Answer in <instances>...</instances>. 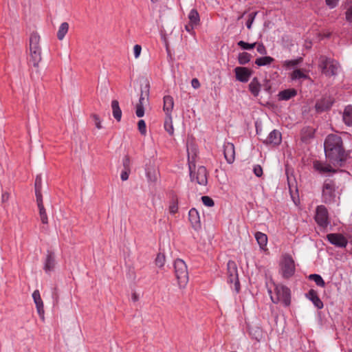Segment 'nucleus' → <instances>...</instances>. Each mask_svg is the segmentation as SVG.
<instances>
[{
  "label": "nucleus",
  "mask_w": 352,
  "mask_h": 352,
  "mask_svg": "<svg viewBox=\"0 0 352 352\" xmlns=\"http://www.w3.org/2000/svg\"><path fill=\"white\" fill-rule=\"evenodd\" d=\"M324 147L326 157L334 165L342 166L347 160L348 154L344 148L342 139L340 135H328L324 140Z\"/></svg>",
  "instance_id": "obj_1"
},
{
  "label": "nucleus",
  "mask_w": 352,
  "mask_h": 352,
  "mask_svg": "<svg viewBox=\"0 0 352 352\" xmlns=\"http://www.w3.org/2000/svg\"><path fill=\"white\" fill-rule=\"evenodd\" d=\"M270 298L274 304L281 303L285 307H289L291 304V291L289 287L281 284L274 285V293L269 289Z\"/></svg>",
  "instance_id": "obj_2"
},
{
  "label": "nucleus",
  "mask_w": 352,
  "mask_h": 352,
  "mask_svg": "<svg viewBox=\"0 0 352 352\" xmlns=\"http://www.w3.org/2000/svg\"><path fill=\"white\" fill-rule=\"evenodd\" d=\"M319 67L327 76H336L340 69V63L335 59L321 56L319 59Z\"/></svg>",
  "instance_id": "obj_3"
},
{
  "label": "nucleus",
  "mask_w": 352,
  "mask_h": 352,
  "mask_svg": "<svg viewBox=\"0 0 352 352\" xmlns=\"http://www.w3.org/2000/svg\"><path fill=\"white\" fill-rule=\"evenodd\" d=\"M173 267L179 287H185L188 282V271L186 263L181 258H177L174 261Z\"/></svg>",
  "instance_id": "obj_4"
},
{
  "label": "nucleus",
  "mask_w": 352,
  "mask_h": 352,
  "mask_svg": "<svg viewBox=\"0 0 352 352\" xmlns=\"http://www.w3.org/2000/svg\"><path fill=\"white\" fill-rule=\"evenodd\" d=\"M188 168L190 172V177L192 182L196 181V182L201 186H206L208 184V171L205 166H200L197 168L196 172L193 171L195 168V164L193 162H190L188 159Z\"/></svg>",
  "instance_id": "obj_5"
},
{
  "label": "nucleus",
  "mask_w": 352,
  "mask_h": 352,
  "mask_svg": "<svg viewBox=\"0 0 352 352\" xmlns=\"http://www.w3.org/2000/svg\"><path fill=\"white\" fill-rule=\"evenodd\" d=\"M336 182L331 179L324 181L322 188V201L326 204H331L336 201Z\"/></svg>",
  "instance_id": "obj_6"
},
{
  "label": "nucleus",
  "mask_w": 352,
  "mask_h": 352,
  "mask_svg": "<svg viewBox=\"0 0 352 352\" xmlns=\"http://www.w3.org/2000/svg\"><path fill=\"white\" fill-rule=\"evenodd\" d=\"M314 220L322 231H327L328 226L331 224V221L328 210L324 205H320L316 207Z\"/></svg>",
  "instance_id": "obj_7"
},
{
  "label": "nucleus",
  "mask_w": 352,
  "mask_h": 352,
  "mask_svg": "<svg viewBox=\"0 0 352 352\" xmlns=\"http://www.w3.org/2000/svg\"><path fill=\"white\" fill-rule=\"evenodd\" d=\"M295 271V263L292 256L289 254L284 255L280 263V273L282 277L289 279L294 276Z\"/></svg>",
  "instance_id": "obj_8"
},
{
  "label": "nucleus",
  "mask_w": 352,
  "mask_h": 352,
  "mask_svg": "<svg viewBox=\"0 0 352 352\" xmlns=\"http://www.w3.org/2000/svg\"><path fill=\"white\" fill-rule=\"evenodd\" d=\"M228 283L234 284V289L238 293L240 291V283L239 280L238 269L234 261H229L227 263Z\"/></svg>",
  "instance_id": "obj_9"
},
{
  "label": "nucleus",
  "mask_w": 352,
  "mask_h": 352,
  "mask_svg": "<svg viewBox=\"0 0 352 352\" xmlns=\"http://www.w3.org/2000/svg\"><path fill=\"white\" fill-rule=\"evenodd\" d=\"M327 241L336 247L344 248L348 244L347 239L340 233H330L327 235Z\"/></svg>",
  "instance_id": "obj_10"
},
{
  "label": "nucleus",
  "mask_w": 352,
  "mask_h": 352,
  "mask_svg": "<svg viewBox=\"0 0 352 352\" xmlns=\"http://www.w3.org/2000/svg\"><path fill=\"white\" fill-rule=\"evenodd\" d=\"M333 102L334 100L331 96H325L316 101V111L318 113L327 111L331 108Z\"/></svg>",
  "instance_id": "obj_11"
},
{
  "label": "nucleus",
  "mask_w": 352,
  "mask_h": 352,
  "mask_svg": "<svg viewBox=\"0 0 352 352\" xmlns=\"http://www.w3.org/2000/svg\"><path fill=\"white\" fill-rule=\"evenodd\" d=\"M236 79L241 82H247L250 80L252 72L245 67H236L234 69Z\"/></svg>",
  "instance_id": "obj_12"
},
{
  "label": "nucleus",
  "mask_w": 352,
  "mask_h": 352,
  "mask_svg": "<svg viewBox=\"0 0 352 352\" xmlns=\"http://www.w3.org/2000/svg\"><path fill=\"white\" fill-rule=\"evenodd\" d=\"M32 298L36 305L37 313L41 320L45 318V310L43 300L41 299L40 292L38 289H36L32 293Z\"/></svg>",
  "instance_id": "obj_13"
},
{
  "label": "nucleus",
  "mask_w": 352,
  "mask_h": 352,
  "mask_svg": "<svg viewBox=\"0 0 352 352\" xmlns=\"http://www.w3.org/2000/svg\"><path fill=\"white\" fill-rule=\"evenodd\" d=\"M56 260L54 253L50 250L47 251V254L43 263V270L47 274L54 270Z\"/></svg>",
  "instance_id": "obj_14"
},
{
  "label": "nucleus",
  "mask_w": 352,
  "mask_h": 352,
  "mask_svg": "<svg viewBox=\"0 0 352 352\" xmlns=\"http://www.w3.org/2000/svg\"><path fill=\"white\" fill-rule=\"evenodd\" d=\"M223 155L226 162L231 164L235 160V148L234 144L225 142L223 144Z\"/></svg>",
  "instance_id": "obj_15"
},
{
  "label": "nucleus",
  "mask_w": 352,
  "mask_h": 352,
  "mask_svg": "<svg viewBox=\"0 0 352 352\" xmlns=\"http://www.w3.org/2000/svg\"><path fill=\"white\" fill-rule=\"evenodd\" d=\"M189 221L195 230H199L201 228L200 217L198 211L192 208L188 212Z\"/></svg>",
  "instance_id": "obj_16"
},
{
  "label": "nucleus",
  "mask_w": 352,
  "mask_h": 352,
  "mask_svg": "<svg viewBox=\"0 0 352 352\" xmlns=\"http://www.w3.org/2000/svg\"><path fill=\"white\" fill-rule=\"evenodd\" d=\"M282 135L280 132L278 130L272 131L267 138L263 140V144L265 145L272 144L274 146H278L281 143Z\"/></svg>",
  "instance_id": "obj_17"
},
{
  "label": "nucleus",
  "mask_w": 352,
  "mask_h": 352,
  "mask_svg": "<svg viewBox=\"0 0 352 352\" xmlns=\"http://www.w3.org/2000/svg\"><path fill=\"white\" fill-rule=\"evenodd\" d=\"M305 296L308 298L318 309H322L324 304L321 299L319 298L318 293L316 290L311 289L306 294Z\"/></svg>",
  "instance_id": "obj_18"
},
{
  "label": "nucleus",
  "mask_w": 352,
  "mask_h": 352,
  "mask_svg": "<svg viewBox=\"0 0 352 352\" xmlns=\"http://www.w3.org/2000/svg\"><path fill=\"white\" fill-rule=\"evenodd\" d=\"M163 102V111H164L166 116H172V111L174 107L173 98L170 95L164 96Z\"/></svg>",
  "instance_id": "obj_19"
},
{
  "label": "nucleus",
  "mask_w": 352,
  "mask_h": 352,
  "mask_svg": "<svg viewBox=\"0 0 352 352\" xmlns=\"http://www.w3.org/2000/svg\"><path fill=\"white\" fill-rule=\"evenodd\" d=\"M40 36L36 32H32L30 37V52H41L40 46Z\"/></svg>",
  "instance_id": "obj_20"
},
{
  "label": "nucleus",
  "mask_w": 352,
  "mask_h": 352,
  "mask_svg": "<svg viewBox=\"0 0 352 352\" xmlns=\"http://www.w3.org/2000/svg\"><path fill=\"white\" fill-rule=\"evenodd\" d=\"M41 60V52H30V58L28 59L29 65H32L36 68H38Z\"/></svg>",
  "instance_id": "obj_21"
},
{
  "label": "nucleus",
  "mask_w": 352,
  "mask_h": 352,
  "mask_svg": "<svg viewBox=\"0 0 352 352\" xmlns=\"http://www.w3.org/2000/svg\"><path fill=\"white\" fill-rule=\"evenodd\" d=\"M36 203H37V206H38V208L39 210V216H40L41 222L43 224H47L48 223V217L47 215L45 208L43 205V198L36 199Z\"/></svg>",
  "instance_id": "obj_22"
},
{
  "label": "nucleus",
  "mask_w": 352,
  "mask_h": 352,
  "mask_svg": "<svg viewBox=\"0 0 352 352\" xmlns=\"http://www.w3.org/2000/svg\"><path fill=\"white\" fill-rule=\"evenodd\" d=\"M297 95V91L295 89H287L280 91L278 94L279 100H289Z\"/></svg>",
  "instance_id": "obj_23"
},
{
  "label": "nucleus",
  "mask_w": 352,
  "mask_h": 352,
  "mask_svg": "<svg viewBox=\"0 0 352 352\" xmlns=\"http://www.w3.org/2000/svg\"><path fill=\"white\" fill-rule=\"evenodd\" d=\"M342 120L346 125L352 126V105L345 107L342 113Z\"/></svg>",
  "instance_id": "obj_24"
},
{
  "label": "nucleus",
  "mask_w": 352,
  "mask_h": 352,
  "mask_svg": "<svg viewBox=\"0 0 352 352\" xmlns=\"http://www.w3.org/2000/svg\"><path fill=\"white\" fill-rule=\"evenodd\" d=\"M261 87V85L256 77H254L249 84V90L255 97L258 96Z\"/></svg>",
  "instance_id": "obj_25"
},
{
  "label": "nucleus",
  "mask_w": 352,
  "mask_h": 352,
  "mask_svg": "<svg viewBox=\"0 0 352 352\" xmlns=\"http://www.w3.org/2000/svg\"><path fill=\"white\" fill-rule=\"evenodd\" d=\"M254 237L261 250H265L267 244V234L261 232H256L254 234Z\"/></svg>",
  "instance_id": "obj_26"
},
{
  "label": "nucleus",
  "mask_w": 352,
  "mask_h": 352,
  "mask_svg": "<svg viewBox=\"0 0 352 352\" xmlns=\"http://www.w3.org/2000/svg\"><path fill=\"white\" fill-rule=\"evenodd\" d=\"M111 109L113 118L118 122H120L122 118V111L118 100H113L111 101Z\"/></svg>",
  "instance_id": "obj_27"
},
{
  "label": "nucleus",
  "mask_w": 352,
  "mask_h": 352,
  "mask_svg": "<svg viewBox=\"0 0 352 352\" xmlns=\"http://www.w3.org/2000/svg\"><path fill=\"white\" fill-rule=\"evenodd\" d=\"M275 59L270 56L258 57L255 60V64L258 67L267 66L274 62Z\"/></svg>",
  "instance_id": "obj_28"
},
{
  "label": "nucleus",
  "mask_w": 352,
  "mask_h": 352,
  "mask_svg": "<svg viewBox=\"0 0 352 352\" xmlns=\"http://www.w3.org/2000/svg\"><path fill=\"white\" fill-rule=\"evenodd\" d=\"M189 23L192 25H198L200 23V16L197 9H192L188 14Z\"/></svg>",
  "instance_id": "obj_29"
},
{
  "label": "nucleus",
  "mask_w": 352,
  "mask_h": 352,
  "mask_svg": "<svg viewBox=\"0 0 352 352\" xmlns=\"http://www.w3.org/2000/svg\"><path fill=\"white\" fill-rule=\"evenodd\" d=\"M35 195L36 199L43 198L41 193L42 190V177L41 175H38L36 177L34 182Z\"/></svg>",
  "instance_id": "obj_30"
},
{
  "label": "nucleus",
  "mask_w": 352,
  "mask_h": 352,
  "mask_svg": "<svg viewBox=\"0 0 352 352\" xmlns=\"http://www.w3.org/2000/svg\"><path fill=\"white\" fill-rule=\"evenodd\" d=\"M342 6L346 9L345 12V19L349 23H352V0H346Z\"/></svg>",
  "instance_id": "obj_31"
},
{
  "label": "nucleus",
  "mask_w": 352,
  "mask_h": 352,
  "mask_svg": "<svg viewBox=\"0 0 352 352\" xmlns=\"http://www.w3.org/2000/svg\"><path fill=\"white\" fill-rule=\"evenodd\" d=\"M164 127L165 131L170 135H173L174 134V127L173 124V118L172 116H166Z\"/></svg>",
  "instance_id": "obj_32"
},
{
  "label": "nucleus",
  "mask_w": 352,
  "mask_h": 352,
  "mask_svg": "<svg viewBox=\"0 0 352 352\" xmlns=\"http://www.w3.org/2000/svg\"><path fill=\"white\" fill-rule=\"evenodd\" d=\"M314 167L316 170L320 173L336 172V170L330 165L324 166L319 162H316L314 164Z\"/></svg>",
  "instance_id": "obj_33"
},
{
  "label": "nucleus",
  "mask_w": 352,
  "mask_h": 352,
  "mask_svg": "<svg viewBox=\"0 0 352 352\" xmlns=\"http://www.w3.org/2000/svg\"><path fill=\"white\" fill-rule=\"evenodd\" d=\"M302 62V58L298 57L293 60H287L283 62V66L286 69L294 68Z\"/></svg>",
  "instance_id": "obj_34"
},
{
  "label": "nucleus",
  "mask_w": 352,
  "mask_h": 352,
  "mask_svg": "<svg viewBox=\"0 0 352 352\" xmlns=\"http://www.w3.org/2000/svg\"><path fill=\"white\" fill-rule=\"evenodd\" d=\"M69 30V24L67 22H63L60 24L57 32V38L61 41L64 38Z\"/></svg>",
  "instance_id": "obj_35"
},
{
  "label": "nucleus",
  "mask_w": 352,
  "mask_h": 352,
  "mask_svg": "<svg viewBox=\"0 0 352 352\" xmlns=\"http://www.w3.org/2000/svg\"><path fill=\"white\" fill-rule=\"evenodd\" d=\"M308 278L310 280L314 281L315 283L316 284V285L318 286V287H325V283H324L323 278H322V276L320 274H310L308 276Z\"/></svg>",
  "instance_id": "obj_36"
},
{
  "label": "nucleus",
  "mask_w": 352,
  "mask_h": 352,
  "mask_svg": "<svg viewBox=\"0 0 352 352\" xmlns=\"http://www.w3.org/2000/svg\"><path fill=\"white\" fill-rule=\"evenodd\" d=\"M252 56L248 52H241L238 55V62L240 65H244L251 60Z\"/></svg>",
  "instance_id": "obj_37"
},
{
  "label": "nucleus",
  "mask_w": 352,
  "mask_h": 352,
  "mask_svg": "<svg viewBox=\"0 0 352 352\" xmlns=\"http://www.w3.org/2000/svg\"><path fill=\"white\" fill-rule=\"evenodd\" d=\"M291 78L293 80H296L298 79H308L309 76L303 73L300 69H295L291 74Z\"/></svg>",
  "instance_id": "obj_38"
},
{
  "label": "nucleus",
  "mask_w": 352,
  "mask_h": 352,
  "mask_svg": "<svg viewBox=\"0 0 352 352\" xmlns=\"http://www.w3.org/2000/svg\"><path fill=\"white\" fill-rule=\"evenodd\" d=\"M169 212L172 214H175L178 211V201L176 197H173L170 201L168 206Z\"/></svg>",
  "instance_id": "obj_39"
},
{
  "label": "nucleus",
  "mask_w": 352,
  "mask_h": 352,
  "mask_svg": "<svg viewBox=\"0 0 352 352\" xmlns=\"http://www.w3.org/2000/svg\"><path fill=\"white\" fill-rule=\"evenodd\" d=\"M165 262H166L165 255L162 253H158L155 258V265L158 267L161 268V267H164V265H165Z\"/></svg>",
  "instance_id": "obj_40"
},
{
  "label": "nucleus",
  "mask_w": 352,
  "mask_h": 352,
  "mask_svg": "<svg viewBox=\"0 0 352 352\" xmlns=\"http://www.w3.org/2000/svg\"><path fill=\"white\" fill-rule=\"evenodd\" d=\"M237 45L243 50H249L254 48L256 45V43H248L243 41H240L238 42Z\"/></svg>",
  "instance_id": "obj_41"
},
{
  "label": "nucleus",
  "mask_w": 352,
  "mask_h": 352,
  "mask_svg": "<svg viewBox=\"0 0 352 352\" xmlns=\"http://www.w3.org/2000/svg\"><path fill=\"white\" fill-rule=\"evenodd\" d=\"M138 127L141 135H145L146 134V126L144 120H140L138 121Z\"/></svg>",
  "instance_id": "obj_42"
},
{
  "label": "nucleus",
  "mask_w": 352,
  "mask_h": 352,
  "mask_svg": "<svg viewBox=\"0 0 352 352\" xmlns=\"http://www.w3.org/2000/svg\"><path fill=\"white\" fill-rule=\"evenodd\" d=\"M201 201L206 206L212 207L214 206V200L208 196H202Z\"/></svg>",
  "instance_id": "obj_43"
},
{
  "label": "nucleus",
  "mask_w": 352,
  "mask_h": 352,
  "mask_svg": "<svg viewBox=\"0 0 352 352\" xmlns=\"http://www.w3.org/2000/svg\"><path fill=\"white\" fill-rule=\"evenodd\" d=\"M123 169L131 170V160L129 155H125L122 159Z\"/></svg>",
  "instance_id": "obj_44"
},
{
  "label": "nucleus",
  "mask_w": 352,
  "mask_h": 352,
  "mask_svg": "<svg viewBox=\"0 0 352 352\" xmlns=\"http://www.w3.org/2000/svg\"><path fill=\"white\" fill-rule=\"evenodd\" d=\"M135 114L138 118H142L144 115V108L143 104H137Z\"/></svg>",
  "instance_id": "obj_45"
},
{
  "label": "nucleus",
  "mask_w": 352,
  "mask_h": 352,
  "mask_svg": "<svg viewBox=\"0 0 352 352\" xmlns=\"http://www.w3.org/2000/svg\"><path fill=\"white\" fill-rule=\"evenodd\" d=\"M91 118L93 119L95 126L98 129H100L102 128L101 120L97 114H92L91 116Z\"/></svg>",
  "instance_id": "obj_46"
},
{
  "label": "nucleus",
  "mask_w": 352,
  "mask_h": 352,
  "mask_svg": "<svg viewBox=\"0 0 352 352\" xmlns=\"http://www.w3.org/2000/svg\"><path fill=\"white\" fill-rule=\"evenodd\" d=\"M256 51L262 55H266L267 53V49L263 43H260L256 46Z\"/></svg>",
  "instance_id": "obj_47"
},
{
  "label": "nucleus",
  "mask_w": 352,
  "mask_h": 352,
  "mask_svg": "<svg viewBox=\"0 0 352 352\" xmlns=\"http://www.w3.org/2000/svg\"><path fill=\"white\" fill-rule=\"evenodd\" d=\"M253 172L256 177H260L263 175V168L258 164L254 165L253 167Z\"/></svg>",
  "instance_id": "obj_48"
},
{
  "label": "nucleus",
  "mask_w": 352,
  "mask_h": 352,
  "mask_svg": "<svg viewBox=\"0 0 352 352\" xmlns=\"http://www.w3.org/2000/svg\"><path fill=\"white\" fill-rule=\"evenodd\" d=\"M256 13H250L248 16V19L246 21V27L248 28V29H250L252 28V25L254 22V18H255V16H256Z\"/></svg>",
  "instance_id": "obj_49"
},
{
  "label": "nucleus",
  "mask_w": 352,
  "mask_h": 352,
  "mask_svg": "<svg viewBox=\"0 0 352 352\" xmlns=\"http://www.w3.org/2000/svg\"><path fill=\"white\" fill-rule=\"evenodd\" d=\"M339 3V0H325V3L329 9L335 8Z\"/></svg>",
  "instance_id": "obj_50"
},
{
  "label": "nucleus",
  "mask_w": 352,
  "mask_h": 352,
  "mask_svg": "<svg viewBox=\"0 0 352 352\" xmlns=\"http://www.w3.org/2000/svg\"><path fill=\"white\" fill-rule=\"evenodd\" d=\"M131 170L123 169L120 173V178L122 181H126L129 179Z\"/></svg>",
  "instance_id": "obj_51"
},
{
  "label": "nucleus",
  "mask_w": 352,
  "mask_h": 352,
  "mask_svg": "<svg viewBox=\"0 0 352 352\" xmlns=\"http://www.w3.org/2000/svg\"><path fill=\"white\" fill-rule=\"evenodd\" d=\"M141 51H142L141 45L137 44L133 47V53H134V56L135 58H138L140 56V55L141 54Z\"/></svg>",
  "instance_id": "obj_52"
},
{
  "label": "nucleus",
  "mask_w": 352,
  "mask_h": 352,
  "mask_svg": "<svg viewBox=\"0 0 352 352\" xmlns=\"http://www.w3.org/2000/svg\"><path fill=\"white\" fill-rule=\"evenodd\" d=\"M196 25H192L190 23H189L188 24L186 25L184 28H185V30L186 32H188V33H190V34L192 35H194L195 34V31H194V28L195 27Z\"/></svg>",
  "instance_id": "obj_53"
},
{
  "label": "nucleus",
  "mask_w": 352,
  "mask_h": 352,
  "mask_svg": "<svg viewBox=\"0 0 352 352\" xmlns=\"http://www.w3.org/2000/svg\"><path fill=\"white\" fill-rule=\"evenodd\" d=\"M191 85L194 89H198L200 87V82L197 78H193L191 80Z\"/></svg>",
  "instance_id": "obj_54"
},
{
  "label": "nucleus",
  "mask_w": 352,
  "mask_h": 352,
  "mask_svg": "<svg viewBox=\"0 0 352 352\" xmlns=\"http://www.w3.org/2000/svg\"><path fill=\"white\" fill-rule=\"evenodd\" d=\"M146 177L148 181L155 182L156 181V177L155 176H152L149 171L146 172Z\"/></svg>",
  "instance_id": "obj_55"
},
{
  "label": "nucleus",
  "mask_w": 352,
  "mask_h": 352,
  "mask_svg": "<svg viewBox=\"0 0 352 352\" xmlns=\"http://www.w3.org/2000/svg\"><path fill=\"white\" fill-rule=\"evenodd\" d=\"M9 198V194L6 192H3L1 195V201L3 203L7 201Z\"/></svg>",
  "instance_id": "obj_56"
},
{
  "label": "nucleus",
  "mask_w": 352,
  "mask_h": 352,
  "mask_svg": "<svg viewBox=\"0 0 352 352\" xmlns=\"http://www.w3.org/2000/svg\"><path fill=\"white\" fill-rule=\"evenodd\" d=\"M131 298H132L133 301H134V302H135V301H137L138 300V295L135 293H133L132 294V297Z\"/></svg>",
  "instance_id": "obj_57"
},
{
  "label": "nucleus",
  "mask_w": 352,
  "mask_h": 352,
  "mask_svg": "<svg viewBox=\"0 0 352 352\" xmlns=\"http://www.w3.org/2000/svg\"><path fill=\"white\" fill-rule=\"evenodd\" d=\"M144 100V97L143 96V94H142L140 97L139 102L138 104H143Z\"/></svg>",
  "instance_id": "obj_58"
},
{
  "label": "nucleus",
  "mask_w": 352,
  "mask_h": 352,
  "mask_svg": "<svg viewBox=\"0 0 352 352\" xmlns=\"http://www.w3.org/2000/svg\"><path fill=\"white\" fill-rule=\"evenodd\" d=\"M53 298L54 299V302L56 303H58V298L57 295L56 294H53Z\"/></svg>",
  "instance_id": "obj_59"
},
{
  "label": "nucleus",
  "mask_w": 352,
  "mask_h": 352,
  "mask_svg": "<svg viewBox=\"0 0 352 352\" xmlns=\"http://www.w3.org/2000/svg\"><path fill=\"white\" fill-rule=\"evenodd\" d=\"M148 92H149V90H148V88L147 91H146V96H148Z\"/></svg>",
  "instance_id": "obj_60"
},
{
  "label": "nucleus",
  "mask_w": 352,
  "mask_h": 352,
  "mask_svg": "<svg viewBox=\"0 0 352 352\" xmlns=\"http://www.w3.org/2000/svg\"><path fill=\"white\" fill-rule=\"evenodd\" d=\"M153 3L156 2L157 0H151Z\"/></svg>",
  "instance_id": "obj_61"
},
{
  "label": "nucleus",
  "mask_w": 352,
  "mask_h": 352,
  "mask_svg": "<svg viewBox=\"0 0 352 352\" xmlns=\"http://www.w3.org/2000/svg\"><path fill=\"white\" fill-rule=\"evenodd\" d=\"M231 352H236V351H231Z\"/></svg>",
  "instance_id": "obj_62"
}]
</instances>
